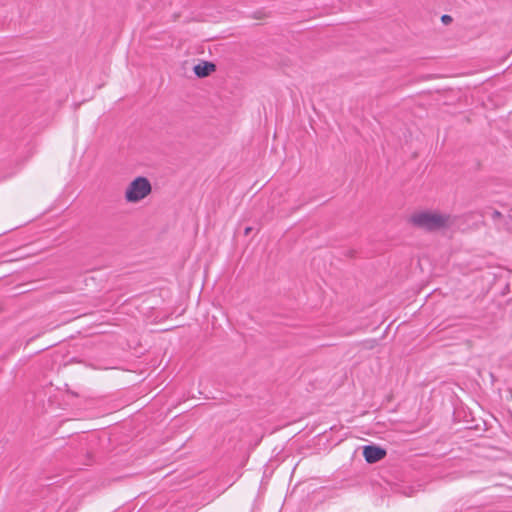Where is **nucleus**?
Instances as JSON below:
<instances>
[{"instance_id":"f257e3e1","label":"nucleus","mask_w":512,"mask_h":512,"mask_svg":"<svg viewBox=\"0 0 512 512\" xmlns=\"http://www.w3.org/2000/svg\"><path fill=\"white\" fill-rule=\"evenodd\" d=\"M410 223L428 232L446 228L450 224V215L422 211L410 217Z\"/></svg>"},{"instance_id":"f03ea898","label":"nucleus","mask_w":512,"mask_h":512,"mask_svg":"<svg viewBox=\"0 0 512 512\" xmlns=\"http://www.w3.org/2000/svg\"><path fill=\"white\" fill-rule=\"evenodd\" d=\"M151 191L150 181L144 176H138L128 185L125 200L129 203H137L147 197Z\"/></svg>"},{"instance_id":"7ed1b4c3","label":"nucleus","mask_w":512,"mask_h":512,"mask_svg":"<svg viewBox=\"0 0 512 512\" xmlns=\"http://www.w3.org/2000/svg\"><path fill=\"white\" fill-rule=\"evenodd\" d=\"M387 452L384 448L377 445H365L363 447V457L369 464L379 462L385 458Z\"/></svg>"},{"instance_id":"20e7f679","label":"nucleus","mask_w":512,"mask_h":512,"mask_svg":"<svg viewBox=\"0 0 512 512\" xmlns=\"http://www.w3.org/2000/svg\"><path fill=\"white\" fill-rule=\"evenodd\" d=\"M216 65L209 61H202L194 66L193 71L199 78H205L215 71Z\"/></svg>"},{"instance_id":"39448f33","label":"nucleus","mask_w":512,"mask_h":512,"mask_svg":"<svg viewBox=\"0 0 512 512\" xmlns=\"http://www.w3.org/2000/svg\"><path fill=\"white\" fill-rule=\"evenodd\" d=\"M452 20H453L452 17L450 15H447V14H444L441 17V21L445 25L450 24L452 22Z\"/></svg>"},{"instance_id":"423d86ee","label":"nucleus","mask_w":512,"mask_h":512,"mask_svg":"<svg viewBox=\"0 0 512 512\" xmlns=\"http://www.w3.org/2000/svg\"><path fill=\"white\" fill-rule=\"evenodd\" d=\"M493 218H500L502 216L501 212L494 210L492 214Z\"/></svg>"},{"instance_id":"0eeeda50","label":"nucleus","mask_w":512,"mask_h":512,"mask_svg":"<svg viewBox=\"0 0 512 512\" xmlns=\"http://www.w3.org/2000/svg\"><path fill=\"white\" fill-rule=\"evenodd\" d=\"M251 231H252V227H246L244 230V234L249 235Z\"/></svg>"}]
</instances>
